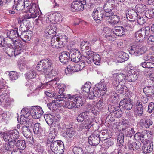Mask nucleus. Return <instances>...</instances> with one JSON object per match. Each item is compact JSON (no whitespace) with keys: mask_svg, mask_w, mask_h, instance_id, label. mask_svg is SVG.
Listing matches in <instances>:
<instances>
[{"mask_svg":"<svg viewBox=\"0 0 154 154\" xmlns=\"http://www.w3.org/2000/svg\"><path fill=\"white\" fill-rule=\"evenodd\" d=\"M14 49L13 48H9L7 49L6 53L10 57H12L13 56L16 57V54L14 53Z\"/></svg>","mask_w":154,"mask_h":154,"instance_id":"obj_54","label":"nucleus"},{"mask_svg":"<svg viewBox=\"0 0 154 154\" xmlns=\"http://www.w3.org/2000/svg\"><path fill=\"white\" fill-rule=\"evenodd\" d=\"M26 75L27 79H33L36 76L35 72L33 69L26 72Z\"/></svg>","mask_w":154,"mask_h":154,"instance_id":"obj_47","label":"nucleus"},{"mask_svg":"<svg viewBox=\"0 0 154 154\" xmlns=\"http://www.w3.org/2000/svg\"><path fill=\"white\" fill-rule=\"evenodd\" d=\"M92 15L96 23H100L104 17H108V16H106L105 12L102 8H95L93 10Z\"/></svg>","mask_w":154,"mask_h":154,"instance_id":"obj_5","label":"nucleus"},{"mask_svg":"<svg viewBox=\"0 0 154 154\" xmlns=\"http://www.w3.org/2000/svg\"><path fill=\"white\" fill-rule=\"evenodd\" d=\"M146 50V48L145 47L140 48L138 45H136L131 47L129 51L131 54L139 56L145 53Z\"/></svg>","mask_w":154,"mask_h":154,"instance_id":"obj_8","label":"nucleus"},{"mask_svg":"<svg viewBox=\"0 0 154 154\" xmlns=\"http://www.w3.org/2000/svg\"><path fill=\"white\" fill-rule=\"evenodd\" d=\"M135 132L134 129L133 128H131L130 129L128 130V131L126 133L127 136L131 138Z\"/></svg>","mask_w":154,"mask_h":154,"instance_id":"obj_58","label":"nucleus"},{"mask_svg":"<svg viewBox=\"0 0 154 154\" xmlns=\"http://www.w3.org/2000/svg\"><path fill=\"white\" fill-rule=\"evenodd\" d=\"M142 150L143 153L148 154L151 152L153 150V144L150 140H146L143 143Z\"/></svg>","mask_w":154,"mask_h":154,"instance_id":"obj_12","label":"nucleus"},{"mask_svg":"<svg viewBox=\"0 0 154 154\" xmlns=\"http://www.w3.org/2000/svg\"><path fill=\"white\" fill-rule=\"evenodd\" d=\"M145 16L146 17L149 18L154 17V8H150L146 12Z\"/></svg>","mask_w":154,"mask_h":154,"instance_id":"obj_50","label":"nucleus"},{"mask_svg":"<svg viewBox=\"0 0 154 154\" xmlns=\"http://www.w3.org/2000/svg\"><path fill=\"white\" fill-rule=\"evenodd\" d=\"M112 31L118 36H121L125 34L124 27L121 26H116L114 27L112 29Z\"/></svg>","mask_w":154,"mask_h":154,"instance_id":"obj_26","label":"nucleus"},{"mask_svg":"<svg viewBox=\"0 0 154 154\" xmlns=\"http://www.w3.org/2000/svg\"><path fill=\"white\" fill-rule=\"evenodd\" d=\"M136 114L140 117L143 113V108L141 102H137L136 103Z\"/></svg>","mask_w":154,"mask_h":154,"instance_id":"obj_29","label":"nucleus"},{"mask_svg":"<svg viewBox=\"0 0 154 154\" xmlns=\"http://www.w3.org/2000/svg\"><path fill=\"white\" fill-rule=\"evenodd\" d=\"M148 131H144L141 132H138L137 133L134 135V138L136 140H140L143 143L145 142V140H147L146 138L147 135V133L149 132Z\"/></svg>","mask_w":154,"mask_h":154,"instance_id":"obj_19","label":"nucleus"},{"mask_svg":"<svg viewBox=\"0 0 154 154\" xmlns=\"http://www.w3.org/2000/svg\"><path fill=\"white\" fill-rule=\"evenodd\" d=\"M140 125H143L145 128H149L153 124V121L150 116H146L143 119L141 120L139 122Z\"/></svg>","mask_w":154,"mask_h":154,"instance_id":"obj_21","label":"nucleus"},{"mask_svg":"<svg viewBox=\"0 0 154 154\" xmlns=\"http://www.w3.org/2000/svg\"><path fill=\"white\" fill-rule=\"evenodd\" d=\"M51 133H50L47 140H50L49 139H51V140H54L57 133V130L55 129V128L52 127L51 129Z\"/></svg>","mask_w":154,"mask_h":154,"instance_id":"obj_42","label":"nucleus"},{"mask_svg":"<svg viewBox=\"0 0 154 154\" xmlns=\"http://www.w3.org/2000/svg\"><path fill=\"white\" fill-rule=\"evenodd\" d=\"M12 134H15L17 133V134L18 135V137L15 139V143H14V145L18 149L20 150H23L25 149L26 147V143L24 140H19L16 141L19 137V133L18 131L16 129H14L12 131Z\"/></svg>","mask_w":154,"mask_h":154,"instance_id":"obj_7","label":"nucleus"},{"mask_svg":"<svg viewBox=\"0 0 154 154\" xmlns=\"http://www.w3.org/2000/svg\"><path fill=\"white\" fill-rule=\"evenodd\" d=\"M78 55L80 56L78 58V60H79L78 61V68L79 69V70L80 71L85 66V65L83 61H80L82 57L81 54L80 52H78Z\"/></svg>","mask_w":154,"mask_h":154,"instance_id":"obj_38","label":"nucleus"},{"mask_svg":"<svg viewBox=\"0 0 154 154\" xmlns=\"http://www.w3.org/2000/svg\"><path fill=\"white\" fill-rule=\"evenodd\" d=\"M54 20L55 23H57L62 20V16L59 13H54L52 14H50L46 20V23H49L51 21Z\"/></svg>","mask_w":154,"mask_h":154,"instance_id":"obj_17","label":"nucleus"},{"mask_svg":"<svg viewBox=\"0 0 154 154\" xmlns=\"http://www.w3.org/2000/svg\"><path fill=\"white\" fill-rule=\"evenodd\" d=\"M76 49H72L69 53L67 51H63L60 54L59 58L60 61L63 64H68L69 60L70 58V54L71 55V60L72 62L76 63Z\"/></svg>","mask_w":154,"mask_h":154,"instance_id":"obj_4","label":"nucleus"},{"mask_svg":"<svg viewBox=\"0 0 154 154\" xmlns=\"http://www.w3.org/2000/svg\"><path fill=\"white\" fill-rule=\"evenodd\" d=\"M115 1L114 0H109L104 5L103 11L106 13L111 12L114 8Z\"/></svg>","mask_w":154,"mask_h":154,"instance_id":"obj_20","label":"nucleus"},{"mask_svg":"<svg viewBox=\"0 0 154 154\" xmlns=\"http://www.w3.org/2000/svg\"><path fill=\"white\" fill-rule=\"evenodd\" d=\"M37 70L39 71L44 72L47 75V71L46 65H45L43 60H42L39 62L36 66Z\"/></svg>","mask_w":154,"mask_h":154,"instance_id":"obj_28","label":"nucleus"},{"mask_svg":"<svg viewBox=\"0 0 154 154\" xmlns=\"http://www.w3.org/2000/svg\"><path fill=\"white\" fill-rule=\"evenodd\" d=\"M113 77H117L118 79L122 83H125V82L127 81V77L125 75L122 73H120L119 74L115 73L113 74Z\"/></svg>","mask_w":154,"mask_h":154,"instance_id":"obj_32","label":"nucleus"},{"mask_svg":"<svg viewBox=\"0 0 154 154\" xmlns=\"http://www.w3.org/2000/svg\"><path fill=\"white\" fill-rule=\"evenodd\" d=\"M146 6L143 4H139L136 5L134 10L137 13L141 14L146 11Z\"/></svg>","mask_w":154,"mask_h":154,"instance_id":"obj_33","label":"nucleus"},{"mask_svg":"<svg viewBox=\"0 0 154 154\" xmlns=\"http://www.w3.org/2000/svg\"><path fill=\"white\" fill-rule=\"evenodd\" d=\"M74 134V132L73 131L72 129L69 128L63 133V135L65 137L71 138Z\"/></svg>","mask_w":154,"mask_h":154,"instance_id":"obj_43","label":"nucleus"},{"mask_svg":"<svg viewBox=\"0 0 154 154\" xmlns=\"http://www.w3.org/2000/svg\"><path fill=\"white\" fill-rule=\"evenodd\" d=\"M9 76L10 79L11 80H16L19 76V73L15 71H11L9 73Z\"/></svg>","mask_w":154,"mask_h":154,"instance_id":"obj_49","label":"nucleus"},{"mask_svg":"<svg viewBox=\"0 0 154 154\" xmlns=\"http://www.w3.org/2000/svg\"><path fill=\"white\" fill-rule=\"evenodd\" d=\"M32 0L30 1L29 0H24V8H26V10L30 7L32 4Z\"/></svg>","mask_w":154,"mask_h":154,"instance_id":"obj_62","label":"nucleus"},{"mask_svg":"<svg viewBox=\"0 0 154 154\" xmlns=\"http://www.w3.org/2000/svg\"><path fill=\"white\" fill-rule=\"evenodd\" d=\"M57 103H58L56 101L53 100L52 102L48 103L47 106L51 110L54 111L57 109Z\"/></svg>","mask_w":154,"mask_h":154,"instance_id":"obj_39","label":"nucleus"},{"mask_svg":"<svg viewBox=\"0 0 154 154\" xmlns=\"http://www.w3.org/2000/svg\"><path fill=\"white\" fill-rule=\"evenodd\" d=\"M100 135L97 133H93L89 137L88 142L91 146H95L97 145L100 142Z\"/></svg>","mask_w":154,"mask_h":154,"instance_id":"obj_10","label":"nucleus"},{"mask_svg":"<svg viewBox=\"0 0 154 154\" xmlns=\"http://www.w3.org/2000/svg\"><path fill=\"white\" fill-rule=\"evenodd\" d=\"M53 4V8H58L60 6V0H51Z\"/></svg>","mask_w":154,"mask_h":154,"instance_id":"obj_59","label":"nucleus"},{"mask_svg":"<svg viewBox=\"0 0 154 154\" xmlns=\"http://www.w3.org/2000/svg\"><path fill=\"white\" fill-rule=\"evenodd\" d=\"M112 16L110 21L111 24L113 26L118 23L119 21L120 18L119 16L116 15H114L113 12L109 13V16Z\"/></svg>","mask_w":154,"mask_h":154,"instance_id":"obj_34","label":"nucleus"},{"mask_svg":"<svg viewBox=\"0 0 154 154\" xmlns=\"http://www.w3.org/2000/svg\"><path fill=\"white\" fill-rule=\"evenodd\" d=\"M91 119H88L84 122L83 127L85 128L86 129L90 128L91 126H93L94 124V122H91Z\"/></svg>","mask_w":154,"mask_h":154,"instance_id":"obj_45","label":"nucleus"},{"mask_svg":"<svg viewBox=\"0 0 154 154\" xmlns=\"http://www.w3.org/2000/svg\"><path fill=\"white\" fill-rule=\"evenodd\" d=\"M8 96L6 93H3L0 96V102L1 103L4 104L5 99L8 97Z\"/></svg>","mask_w":154,"mask_h":154,"instance_id":"obj_63","label":"nucleus"},{"mask_svg":"<svg viewBox=\"0 0 154 154\" xmlns=\"http://www.w3.org/2000/svg\"><path fill=\"white\" fill-rule=\"evenodd\" d=\"M108 109L109 112H115V114H117V111H118L119 109L118 106H116L110 105L108 107Z\"/></svg>","mask_w":154,"mask_h":154,"instance_id":"obj_53","label":"nucleus"},{"mask_svg":"<svg viewBox=\"0 0 154 154\" xmlns=\"http://www.w3.org/2000/svg\"><path fill=\"white\" fill-rule=\"evenodd\" d=\"M107 84L105 82L104 79L101 80L100 82L97 84L95 86L99 92L102 94V96L104 95L107 91Z\"/></svg>","mask_w":154,"mask_h":154,"instance_id":"obj_13","label":"nucleus"},{"mask_svg":"<svg viewBox=\"0 0 154 154\" xmlns=\"http://www.w3.org/2000/svg\"><path fill=\"white\" fill-rule=\"evenodd\" d=\"M18 66L21 71L23 70L26 66V62L24 61L23 59H21L18 62Z\"/></svg>","mask_w":154,"mask_h":154,"instance_id":"obj_51","label":"nucleus"},{"mask_svg":"<svg viewBox=\"0 0 154 154\" xmlns=\"http://www.w3.org/2000/svg\"><path fill=\"white\" fill-rule=\"evenodd\" d=\"M115 88L118 91L120 92V93L122 94L124 91L126 92L127 90V88L125 85V83H123L119 85Z\"/></svg>","mask_w":154,"mask_h":154,"instance_id":"obj_46","label":"nucleus"},{"mask_svg":"<svg viewBox=\"0 0 154 154\" xmlns=\"http://www.w3.org/2000/svg\"><path fill=\"white\" fill-rule=\"evenodd\" d=\"M124 134L122 132L119 133L117 136V144L119 146L124 144Z\"/></svg>","mask_w":154,"mask_h":154,"instance_id":"obj_37","label":"nucleus"},{"mask_svg":"<svg viewBox=\"0 0 154 154\" xmlns=\"http://www.w3.org/2000/svg\"><path fill=\"white\" fill-rule=\"evenodd\" d=\"M44 29L45 33L44 37L49 38L51 37V35L55 32L56 29L53 24H51L50 23L49 24H45Z\"/></svg>","mask_w":154,"mask_h":154,"instance_id":"obj_16","label":"nucleus"},{"mask_svg":"<svg viewBox=\"0 0 154 154\" xmlns=\"http://www.w3.org/2000/svg\"><path fill=\"white\" fill-rule=\"evenodd\" d=\"M144 60L146 61H150L151 62H154V55H147L143 57Z\"/></svg>","mask_w":154,"mask_h":154,"instance_id":"obj_61","label":"nucleus"},{"mask_svg":"<svg viewBox=\"0 0 154 154\" xmlns=\"http://www.w3.org/2000/svg\"><path fill=\"white\" fill-rule=\"evenodd\" d=\"M138 78L137 72L134 69H131L128 71L127 74V82H134Z\"/></svg>","mask_w":154,"mask_h":154,"instance_id":"obj_18","label":"nucleus"},{"mask_svg":"<svg viewBox=\"0 0 154 154\" xmlns=\"http://www.w3.org/2000/svg\"><path fill=\"white\" fill-rule=\"evenodd\" d=\"M150 30V27H146L142 28L140 29L136 32L135 34V36L136 38H141L143 37V34L145 33V35L147 36Z\"/></svg>","mask_w":154,"mask_h":154,"instance_id":"obj_22","label":"nucleus"},{"mask_svg":"<svg viewBox=\"0 0 154 154\" xmlns=\"http://www.w3.org/2000/svg\"><path fill=\"white\" fill-rule=\"evenodd\" d=\"M14 101V99L9 97L8 95V97L5 99L4 104H3L5 105H6L10 106L13 103Z\"/></svg>","mask_w":154,"mask_h":154,"instance_id":"obj_57","label":"nucleus"},{"mask_svg":"<svg viewBox=\"0 0 154 154\" xmlns=\"http://www.w3.org/2000/svg\"><path fill=\"white\" fill-rule=\"evenodd\" d=\"M35 150L38 152L42 153L43 151V148L42 146L39 144L36 145L35 146Z\"/></svg>","mask_w":154,"mask_h":154,"instance_id":"obj_64","label":"nucleus"},{"mask_svg":"<svg viewBox=\"0 0 154 154\" xmlns=\"http://www.w3.org/2000/svg\"><path fill=\"white\" fill-rule=\"evenodd\" d=\"M87 55H91L92 57V60L94 63L96 65H98L100 63L101 58L97 54H96L95 52L91 51H88L87 53Z\"/></svg>","mask_w":154,"mask_h":154,"instance_id":"obj_24","label":"nucleus"},{"mask_svg":"<svg viewBox=\"0 0 154 154\" xmlns=\"http://www.w3.org/2000/svg\"><path fill=\"white\" fill-rule=\"evenodd\" d=\"M24 0H14L13 10L20 11L24 9Z\"/></svg>","mask_w":154,"mask_h":154,"instance_id":"obj_25","label":"nucleus"},{"mask_svg":"<svg viewBox=\"0 0 154 154\" xmlns=\"http://www.w3.org/2000/svg\"><path fill=\"white\" fill-rule=\"evenodd\" d=\"M14 42V44L15 46L14 49V53L16 54V56H17L20 54L23 51L24 49V45L22 44L21 41L20 39H17Z\"/></svg>","mask_w":154,"mask_h":154,"instance_id":"obj_14","label":"nucleus"},{"mask_svg":"<svg viewBox=\"0 0 154 154\" xmlns=\"http://www.w3.org/2000/svg\"><path fill=\"white\" fill-rule=\"evenodd\" d=\"M88 114L89 112L87 111L81 113L78 116L79 118H81V119H79L78 118V122H83L84 119L87 118L88 117Z\"/></svg>","mask_w":154,"mask_h":154,"instance_id":"obj_41","label":"nucleus"},{"mask_svg":"<svg viewBox=\"0 0 154 154\" xmlns=\"http://www.w3.org/2000/svg\"><path fill=\"white\" fill-rule=\"evenodd\" d=\"M40 125V124L38 123H36L34 124L33 131L35 134L42 135L43 131Z\"/></svg>","mask_w":154,"mask_h":154,"instance_id":"obj_36","label":"nucleus"},{"mask_svg":"<svg viewBox=\"0 0 154 154\" xmlns=\"http://www.w3.org/2000/svg\"><path fill=\"white\" fill-rule=\"evenodd\" d=\"M68 98L66 95H59L56 97L57 99V101L60 102L59 104H60L61 106L63 107H66L68 109H72L74 108H76L77 99V97L75 95L71 96L70 95H68Z\"/></svg>","mask_w":154,"mask_h":154,"instance_id":"obj_2","label":"nucleus"},{"mask_svg":"<svg viewBox=\"0 0 154 154\" xmlns=\"http://www.w3.org/2000/svg\"><path fill=\"white\" fill-rule=\"evenodd\" d=\"M44 118L47 124L50 125H52L55 119V116L54 115L50 114H45L44 116Z\"/></svg>","mask_w":154,"mask_h":154,"instance_id":"obj_30","label":"nucleus"},{"mask_svg":"<svg viewBox=\"0 0 154 154\" xmlns=\"http://www.w3.org/2000/svg\"><path fill=\"white\" fill-rule=\"evenodd\" d=\"M91 86V83L89 82H87L81 88V93L86 97H87Z\"/></svg>","mask_w":154,"mask_h":154,"instance_id":"obj_23","label":"nucleus"},{"mask_svg":"<svg viewBox=\"0 0 154 154\" xmlns=\"http://www.w3.org/2000/svg\"><path fill=\"white\" fill-rule=\"evenodd\" d=\"M110 96V98L109 99V100L112 103H115V100L117 97L118 94L115 92L113 91L111 94Z\"/></svg>","mask_w":154,"mask_h":154,"instance_id":"obj_55","label":"nucleus"},{"mask_svg":"<svg viewBox=\"0 0 154 154\" xmlns=\"http://www.w3.org/2000/svg\"><path fill=\"white\" fill-rule=\"evenodd\" d=\"M128 123L129 122L128 120L126 119L123 120L122 123V131L125 130L129 127V125Z\"/></svg>","mask_w":154,"mask_h":154,"instance_id":"obj_56","label":"nucleus"},{"mask_svg":"<svg viewBox=\"0 0 154 154\" xmlns=\"http://www.w3.org/2000/svg\"><path fill=\"white\" fill-rule=\"evenodd\" d=\"M46 142L48 151L52 154H62L64 150L63 143L60 140L54 141L49 139Z\"/></svg>","mask_w":154,"mask_h":154,"instance_id":"obj_1","label":"nucleus"},{"mask_svg":"<svg viewBox=\"0 0 154 154\" xmlns=\"http://www.w3.org/2000/svg\"><path fill=\"white\" fill-rule=\"evenodd\" d=\"M21 129L22 134L26 138L31 137V131L28 127L26 125L23 126Z\"/></svg>","mask_w":154,"mask_h":154,"instance_id":"obj_31","label":"nucleus"},{"mask_svg":"<svg viewBox=\"0 0 154 154\" xmlns=\"http://www.w3.org/2000/svg\"><path fill=\"white\" fill-rule=\"evenodd\" d=\"M7 36L9 38H17V36H18V34L16 30H12L7 32Z\"/></svg>","mask_w":154,"mask_h":154,"instance_id":"obj_40","label":"nucleus"},{"mask_svg":"<svg viewBox=\"0 0 154 154\" xmlns=\"http://www.w3.org/2000/svg\"><path fill=\"white\" fill-rule=\"evenodd\" d=\"M27 11H29L30 13L29 14L28 19L30 18H35L39 14V11L38 9V6L36 5L34 3L32 4L30 7L28 8Z\"/></svg>","mask_w":154,"mask_h":154,"instance_id":"obj_11","label":"nucleus"},{"mask_svg":"<svg viewBox=\"0 0 154 154\" xmlns=\"http://www.w3.org/2000/svg\"><path fill=\"white\" fill-rule=\"evenodd\" d=\"M83 95L81 94L79 96H78V106L79 107L82 106L85 102V98L86 97Z\"/></svg>","mask_w":154,"mask_h":154,"instance_id":"obj_44","label":"nucleus"},{"mask_svg":"<svg viewBox=\"0 0 154 154\" xmlns=\"http://www.w3.org/2000/svg\"><path fill=\"white\" fill-rule=\"evenodd\" d=\"M45 65H46L47 71V75L48 77L51 78L54 76V72L53 69L54 66V62L50 59H43Z\"/></svg>","mask_w":154,"mask_h":154,"instance_id":"obj_6","label":"nucleus"},{"mask_svg":"<svg viewBox=\"0 0 154 154\" xmlns=\"http://www.w3.org/2000/svg\"><path fill=\"white\" fill-rule=\"evenodd\" d=\"M138 13L136 12L133 9L129 11L127 13L126 17L127 19L130 21H133V20H135L137 18L138 15Z\"/></svg>","mask_w":154,"mask_h":154,"instance_id":"obj_27","label":"nucleus"},{"mask_svg":"<svg viewBox=\"0 0 154 154\" xmlns=\"http://www.w3.org/2000/svg\"><path fill=\"white\" fill-rule=\"evenodd\" d=\"M44 113L42 108L39 106L34 107L31 109V115L34 119L40 118Z\"/></svg>","mask_w":154,"mask_h":154,"instance_id":"obj_15","label":"nucleus"},{"mask_svg":"<svg viewBox=\"0 0 154 154\" xmlns=\"http://www.w3.org/2000/svg\"><path fill=\"white\" fill-rule=\"evenodd\" d=\"M137 18V23L140 25H142L146 22V18L144 17H141L138 14Z\"/></svg>","mask_w":154,"mask_h":154,"instance_id":"obj_52","label":"nucleus"},{"mask_svg":"<svg viewBox=\"0 0 154 154\" xmlns=\"http://www.w3.org/2000/svg\"><path fill=\"white\" fill-rule=\"evenodd\" d=\"M119 60L121 62H123L128 60L129 58V56L128 54L121 51L119 53Z\"/></svg>","mask_w":154,"mask_h":154,"instance_id":"obj_35","label":"nucleus"},{"mask_svg":"<svg viewBox=\"0 0 154 154\" xmlns=\"http://www.w3.org/2000/svg\"><path fill=\"white\" fill-rule=\"evenodd\" d=\"M17 133L12 134V131L8 132L7 134H5L3 137V140L7 143H3L2 149L4 152H6L11 151L14 147L15 139L18 137V135Z\"/></svg>","mask_w":154,"mask_h":154,"instance_id":"obj_3","label":"nucleus"},{"mask_svg":"<svg viewBox=\"0 0 154 154\" xmlns=\"http://www.w3.org/2000/svg\"><path fill=\"white\" fill-rule=\"evenodd\" d=\"M21 112L23 115V116H27L28 117L30 115V113H31V111H30L27 108H24L22 109Z\"/></svg>","mask_w":154,"mask_h":154,"instance_id":"obj_60","label":"nucleus"},{"mask_svg":"<svg viewBox=\"0 0 154 154\" xmlns=\"http://www.w3.org/2000/svg\"><path fill=\"white\" fill-rule=\"evenodd\" d=\"M120 107L124 109L130 110L133 106L132 100L128 98H125L121 101L119 103Z\"/></svg>","mask_w":154,"mask_h":154,"instance_id":"obj_9","label":"nucleus"},{"mask_svg":"<svg viewBox=\"0 0 154 154\" xmlns=\"http://www.w3.org/2000/svg\"><path fill=\"white\" fill-rule=\"evenodd\" d=\"M78 2V11H83L84 9V6L86 4V0H80Z\"/></svg>","mask_w":154,"mask_h":154,"instance_id":"obj_48","label":"nucleus"}]
</instances>
